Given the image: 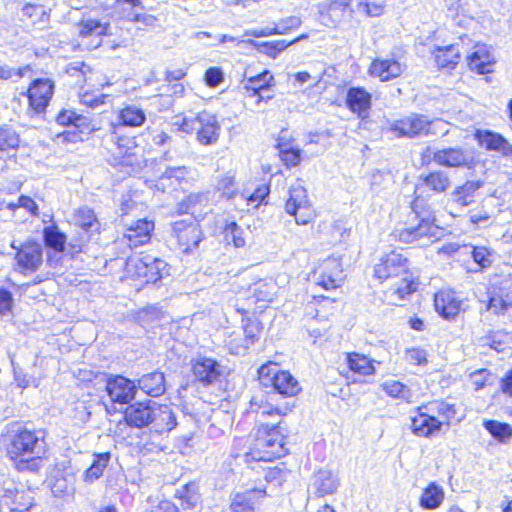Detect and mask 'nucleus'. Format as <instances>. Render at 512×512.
I'll return each instance as SVG.
<instances>
[{
    "label": "nucleus",
    "mask_w": 512,
    "mask_h": 512,
    "mask_svg": "<svg viewBox=\"0 0 512 512\" xmlns=\"http://www.w3.org/2000/svg\"><path fill=\"white\" fill-rule=\"evenodd\" d=\"M279 424V421L261 424L253 431L252 442L248 449L242 454L235 453L234 457H242L243 461L249 464L252 461L270 462L285 456L288 450L285 447L284 436Z\"/></svg>",
    "instance_id": "1"
},
{
    "label": "nucleus",
    "mask_w": 512,
    "mask_h": 512,
    "mask_svg": "<svg viewBox=\"0 0 512 512\" xmlns=\"http://www.w3.org/2000/svg\"><path fill=\"white\" fill-rule=\"evenodd\" d=\"M45 435L42 429H32L20 423H13L7 431V453L11 458L31 455V460L26 461V466L36 470L38 461L47 450Z\"/></svg>",
    "instance_id": "2"
},
{
    "label": "nucleus",
    "mask_w": 512,
    "mask_h": 512,
    "mask_svg": "<svg viewBox=\"0 0 512 512\" xmlns=\"http://www.w3.org/2000/svg\"><path fill=\"white\" fill-rule=\"evenodd\" d=\"M374 275L381 281L400 277V281L390 289L399 300L416 290V283L409 273L408 259L399 251L393 250L383 255L374 266Z\"/></svg>",
    "instance_id": "3"
},
{
    "label": "nucleus",
    "mask_w": 512,
    "mask_h": 512,
    "mask_svg": "<svg viewBox=\"0 0 512 512\" xmlns=\"http://www.w3.org/2000/svg\"><path fill=\"white\" fill-rule=\"evenodd\" d=\"M171 125L177 131L195 134L197 141L205 146L214 145L221 131L216 115L205 110L189 116L176 115Z\"/></svg>",
    "instance_id": "4"
},
{
    "label": "nucleus",
    "mask_w": 512,
    "mask_h": 512,
    "mask_svg": "<svg viewBox=\"0 0 512 512\" xmlns=\"http://www.w3.org/2000/svg\"><path fill=\"white\" fill-rule=\"evenodd\" d=\"M389 130L398 138H416L436 135L441 131L448 133L447 123L442 120H430L426 115L409 113L408 115L390 123Z\"/></svg>",
    "instance_id": "5"
},
{
    "label": "nucleus",
    "mask_w": 512,
    "mask_h": 512,
    "mask_svg": "<svg viewBox=\"0 0 512 512\" xmlns=\"http://www.w3.org/2000/svg\"><path fill=\"white\" fill-rule=\"evenodd\" d=\"M258 374L263 386H272L283 396L292 397L301 391L298 380L289 371L281 370L277 364L262 365Z\"/></svg>",
    "instance_id": "6"
},
{
    "label": "nucleus",
    "mask_w": 512,
    "mask_h": 512,
    "mask_svg": "<svg viewBox=\"0 0 512 512\" xmlns=\"http://www.w3.org/2000/svg\"><path fill=\"white\" fill-rule=\"evenodd\" d=\"M54 82L49 78L34 79L23 96L27 98L26 113L30 118H43L54 94Z\"/></svg>",
    "instance_id": "7"
},
{
    "label": "nucleus",
    "mask_w": 512,
    "mask_h": 512,
    "mask_svg": "<svg viewBox=\"0 0 512 512\" xmlns=\"http://www.w3.org/2000/svg\"><path fill=\"white\" fill-rule=\"evenodd\" d=\"M110 142L114 165L119 166H139L138 146L134 137L125 136L120 129L110 127Z\"/></svg>",
    "instance_id": "8"
},
{
    "label": "nucleus",
    "mask_w": 512,
    "mask_h": 512,
    "mask_svg": "<svg viewBox=\"0 0 512 512\" xmlns=\"http://www.w3.org/2000/svg\"><path fill=\"white\" fill-rule=\"evenodd\" d=\"M285 211L295 217L298 225H306L314 219L315 213L310 206L307 191L300 182L290 187Z\"/></svg>",
    "instance_id": "9"
},
{
    "label": "nucleus",
    "mask_w": 512,
    "mask_h": 512,
    "mask_svg": "<svg viewBox=\"0 0 512 512\" xmlns=\"http://www.w3.org/2000/svg\"><path fill=\"white\" fill-rule=\"evenodd\" d=\"M172 237L176 239L181 252L191 253L202 241V231L194 219H183L173 223Z\"/></svg>",
    "instance_id": "10"
},
{
    "label": "nucleus",
    "mask_w": 512,
    "mask_h": 512,
    "mask_svg": "<svg viewBox=\"0 0 512 512\" xmlns=\"http://www.w3.org/2000/svg\"><path fill=\"white\" fill-rule=\"evenodd\" d=\"M11 247L16 250V271L27 274L37 271L43 262V248L37 242H26L16 247L12 242Z\"/></svg>",
    "instance_id": "11"
},
{
    "label": "nucleus",
    "mask_w": 512,
    "mask_h": 512,
    "mask_svg": "<svg viewBox=\"0 0 512 512\" xmlns=\"http://www.w3.org/2000/svg\"><path fill=\"white\" fill-rule=\"evenodd\" d=\"M437 226H435L429 217H422L417 225H409L404 228L396 229L393 232L395 238L403 243H414L422 240L431 241L436 237Z\"/></svg>",
    "instance_id": "12"
},
{
    "label": "nucleus",
    "mask_w": 512,
    "mask_h": 512,
    "mask_svg": "<svg viewBox=\"0 0 512 512\" xmlns=\"http://www.w3.org/2000/svg\"><path fill=\"white\" fill-rule=\"evenodd\" d=\"M192 372L195 379L203 385H212L224 376V367L210 357H198L192 361Z\"/></svg>",
    "instance_id": "13"
},
{
    "label": "nucleus",
    "mask_w": 512,
    "mask_h": 512,
    "mask_svg": "<svg viewBox=\"0 0 512 512\" xmlns=\"http://www.w3.org/2000/svg\"><path fill=\"white\" fill-rule=\"evenodd\" d=\"M352 0H327L318 4L319 22L328 27L336 28L350 9Z\"/></svg>",
    "instance_id": "14"
},
{
    "label": "nucleus",
    "mask_w": 512,
    "mask_h": 512,
    "mask_svg": "<svg viewBox=\"0 0 512 512\" xmlns=\"http://www.w3.org/2000/svg\"><path fill=\"white\" fill-rule=\"evenodd\" d=\"M167 273V263L160 258L145 255L135 261V274L146 283H156Z\"/></svg>",
    "instance_id": "15"
},
{
    "label": "nucleus",
    "mask_w": 512,
    "mask_h": 512,
    "mask_svg": "<svg viewBox=\"0 0 512 512\" xmlns=\"http://www.w3.org/2000/svg\"><path fill=\"white\" fill-rule=\"evenodd\" d=\"M137 386L134 381L116 375L108 378L106 383V391L114 403L127 404L131 402L136 394Z\"/></svg>",
    "instance_id": "16"
},
{
    "label": "nucleus",
    "mask_w": 512,
    "mask_h": 512,
    "mask_svg": "<svg viewBox=\"0 0 512 512\" xmlns=\"http://www.w3.org/2000/svg\"><path fill=\"white\" fill-rule=\"evenodd\" d=\"M315 274L318 275L317 283L326 290L340 286L344 279L341 262L335 257L325 259L315 271Z\"/></svg>",
    "instance_id": "17"
},
{
    "label": "nucleus",
    "mask_w": 512,
    "mask_h": 512,
    "mask_svg": "<svg viewBox=\"0 0 512 512\" xmlns=\"http://www.w3.org/2000/svg\"><path fill=\"white\" fill-rule=\"evenodd\" d=\"M154 230V222L147 219H139L130 224L121 238V242L130 249L147 244Z\"/></svg>",
    "instance_id": "18"
},
{
    "label": "nucleus",
    "mask_w": 512,
    "mask_h": 512,
    "mask_svg": "<svg viewBox=\"0 0 512 512\" xmlns=\"http://www.w3.org/2000/svg\"><path fill=\"white\" fill-rule=\"evenodd\" d=\"M340 485L337 475L330 470L321 469L313 474L308 487L309 496L317 498L334 494Z\"/></svg>",
    "instance_id": "19"
},
{
    "label": "nucleus",
    "mask_w": 512,
    "mask_h": 512,
    "mask_svg": "<svg viewBox=\"0 0 512 512\" xmlns=\"http://www.w3.org/2000/svg\"><path fill=\"white\" fill-rule=\"evenodd\" d=\"M443 421L425 410V405L418 408V414L411 418V430L418 437H432L439 432Z\"/></svg>",
    "instance_id": "20"
},
{
    "label": "nucleus",
    "mask_w": 512,
    "mask_h": 512,
    "mask_svg": "<svg viewBox=\"0 0 512 512\" xmlns=\"http://www.w3.org/2000/svg\"><path fill=\"white\" fill-rule=\"evenodd\" d=\"M176 425V416L173 409L168 405H158L153 402L149 422L150 431L157 434H164L173 430Z\"/></svg>",
    "instance_id": "21"
},
{
    "label": "nucleus",
    "mask_w": 512,
    "mask_h": 512,
    "mask_svg": "<svg viewBox=\"0 0 512 512\" xmlns=\"http://www.w3.org/2000/svg\"><path fill=\"white\" fill-rule=\"evenodd\" d=\"M145 122V111L136 104H127L118 111L115 121L111 122L110 127L122 130L124 127H141Z\"/></svg>",
    "instance_id": "22"
},
{
    "label": "nucleus",
    "mask_w": 512,
    "mask_h": 512,
    "mask_svg": "<svg viewBox=\"0 0 512 512\" xmlns=\"http://www.w3.org/2000/svg\"><path fill=\"white\" fill-rule=\"evenodd\" d=\"M274 77L270 71L265 70L260 74L249 77L242 82V89L245 90L248 97H255V104L258 105L264 99H271L272 96H264L263 92L269 90L272 86Z\"/></svg>",
    "instance_id": "23"
},
{
    "label": "nucleus",
    "mask_w": 512,
    "mask_h": 512,
    "mask_svg": "<svg viewBox=\"0 0 512 512\" xmlns=\"http://www.w3.org/2000/svg\"><path fill=\"white\" fill-rule=\"evenodd\" d=\"M371 104L372 95L363 87H350L347 90L346 105L359 118L365 119L368 117Z\"/></svg>",
    "instance_id": "24"
},
{
    "label": "nucleus",
    "mask_w": 512,
    "mask_h": 512,
    "mask_svg": "<svg viewBox=\"0 0 512 512\" xmlns=\"http://www.w3.org/2000/svg\"><path fill=\"white\" fill-rule=\"evenodd\" d=\"M270 495L266 488L255 487L244 492H237L230 505L232 512H255L256 502L265 496Z\"/></svg>",
    "instance_id": "25"
},
{
    "label": "nucleus",
    "mask_w": 512,
    "mask_h": 512,
    "mask_svg": "<svg viewBox=\"0 0 512 512\" xmlns=\"http://www.w3.org/2000/svg\"><path fill=\"white\" fill-rule=\"evenodd\" d=\"M475 137L479 145L488 151H496L503 156L512 155V144L499 133L489 130H478Z\"/></svg>",
    "instance_id": "26"
},
{
    "label": "nucleus",
    "mask_w": 512,
    "mask_h": 512,
    "mask_svg": "<svg viewBox=\"0 0 512 512\" xmlns=\"http://www.w3.org/2000/svg\"><path fill=\"white\" fill-rule=\"evenodd\" d=\"M435 310L445 319L455 317L461 310V300L452 290H441L434 297Z\"/></svg>",
    "instance_id": "27"
},
{
    "label": "nucleus",
    "mask_w": 512,
    "mask_h": 512,
    "mask_svg": "<svg viewBox=\"0 0 512 512\" xmlns=\"http://www.w3.org/2000/svg\"><path fill=\"white\" fill-rule=\"evenodd\" d=\"M153 403H135L129 405L124 412L126 424L134 428L149 427Z\"/></svg>",
    "instance_id": "28"
},
{
    "label": "nucleus",
    "mask_w": 512,
    "mask_h": 512,
    "mask_svg": "<svg viewBox=\"0 0 512 512\" xmlns=\"http://www.w3.org/2000/svg\"><path fill=\"white\" fill-rule=\"evenodd\" d=\"M76 28L78 35L82 39L91 38V45L96 48L101 44V37L107 33L108 24L94 18H83Z\"/></svg>",
    "instance_id": "29"
},
{
    "label": "nucleus",
    "mask_w": 512,
    "mask_h": 512,
    "mask_svg": "<svg viewBox=\"0 0 512 512\" xmlns=\"http://www.w3.org/2000/svg\"><path fill=\"white\" fill-rule=\"evenodd\" d=\"M372 76L381 81H389L400 76L403 72L402 65L395 59H375L369 68Z\"/></svg>",
    "instance_id": "30"
},
{
    "label": "nucleus",
    "mask_w": 512,
    "mask_h": 512,
    "mask_svg": "<svg viewBox=\"0 0 512 512\" xmlns=\"http://www.w3.org/2000/svg\"><path fill=\"white\" fill-rule=\"evenodd\" d=\"M433 160L442 166L460 167L469 165L471 157L461 148H448L436 151Z\"/></svg>",
    "instance_id": "31"
},
{
    "label": "nucleus",
    "mask_w": 512,
    "mask_h": 512,
    "mask_svg": "<svg viewBox=\"0 0 512 512\" xmlns=\"http://www.w3.org/2000/svg\"><path fill=\"white\" fill-rule=\"evenodd\" d=\"M467 63L472 71L479 74H486L491 71L494 64V57L485 45H476L474 51L468 55Z\"/></svg>",
    "instance_id": "32"
},
{
    "label": "nucleus",
    "mask_w": 512,
    "mask_h": 512,
    "mask_svg": "<svg viewBox=\"0 0 512 512\" xmlns=\"http://www.w3.org/2000/svg\"><path fill=\"white\" fill-rule=\"evenodd\" d=\"M482 187L481 181H466L451 193L453 206L463 209L474 202L476 192Z\"/></svg>",
    "instance_id": "33"
},
{
    "label": "nucleus",
    "mask_w": 512,
    "mask_h": 512,
    "mask_svg": "<svg viewBox=\"0 0 512 512\" xmlns=\"http://www.w3.org/2000/svg\"><path fill=\"white\" fill-rule=\"evenodd\" d=\"M137 388L149 396L158 397L165 392V377L161 372H151L138 379Z\"/></svg>",
    "instance_id": "34"
},
{
    "label": "nucleus",
    "mask_w": 512,
    "mask_h": 512,
    "mask_svg": "<svg viewBox=\"0 0 512 512\" xmlns=\"http://www.w3.org/2000/svg\"><path fill=\"white\" fill-rule=\"evenodd\" d=\"M72 222L88 233L98 232L100 228L99 221L94 211L89 207H80L72 214Z\"/></svg>",
    "instance_id": "35"
},
{
    "label": "nucleus",
    "mask_w": 512,
    "mask_h": 512,
    "mask_svg": "<svg viewBox=\"0 0 512 512\" xmlns=\"http://www.w3.org/2000/svg\"><path fill=\"white\" fill-rule=\"evenodd\" d=\"M444 500V490L435 482H431L422 492L419 505L426 510L438 508Z\"/></svg>",
    "instance_id": "36"
},
{
    "label": "nucleus",
    "mask_w": 512,
    "mask_h": 512,
    "mask_svg": "<svg viewBox=\"0 0 512 512\" xmlns=\"http://www.w3.org/2000/svg\"><path fill=\"white\" fill-rule=\"evenodd\" d=\"M421 179L422 185L417 186L415 192L420 190L422 186H425L434 193H443L451 184L449 176L446 172L443 171L431 172L425 176H422Z\"/></svg>",
    "instance_id": "37"
},
{
    "label": "nucleus",
    "mask_w": 512,
    "mask_h": 512,
    "mask_svg": "<svg viewBox=\"0 0 512 512\" xmlns=\"http://www.w3.org/2000/svg\"><path fill=\"white\" fill-rule=\"evenodd\" d=\"M93 457L92 464L83 473V480L87 483H92L103 475L111 459V454L109 452L95 453Z\"/></svg>",
    "instance_id": "38"
},
{
    "label": "nucleus",
    "mask_w": 512,
    "mask_h": 512,
    "mask_svg": "<svg viewBox=\"0 0 512 512\" xmlns=\"http://www.w3.org/2000/svg\"><path fill=\"white\" fill-rule=\"evenodd\" d=\"M247 43L253 46L259 53L272 59H276L281 52L290 46V43L286 40L258 42L249 39Z\"/></svg>",
    "instance_id": "39"
},
{
    "label": "nucleus",
    "mask_w": 512,
    "mask_h": 512,
    "mask_svg": "<svg viewBox=\"0 0 512 512\" xmlns=\"http://www.w3.org/2000/svg\"><path fill=\"white\" fill-rule=\"evenodd\" d=\"M460 59V51L458 46L449 45L437 48L435 53V61L441 68H454Z\"/></svg>",
    "instance_id": "40"
},
{
    "label": "nucleus",
    "mask_w": 512,
    "mask_h": 512,
    "mask_svg": "<svg viewBox=\"0 0 512 512\" xmlns=\"http://www.w3.org/2000/svg\"><path fill=\"white\" fill-rule=\"evenodd\" d=\"M285 131L281 132V136L278 139L277 149L279 150V155L284 164L288 167H295L301 161V150L292 148L289 146L287 142H285Z\"/></svg>",
    "instance_id": "41"
},
{
    "label": "nucleus",
    "mask_w": 512,
    "mask_h": 512,
    "mask_svg": "<svg viewBox=\"0 0 512 512\" xmlns=\"http://www.w3.org/2000/svg\"><path fill=\"white\" fill-rule=\"evenodd\" d=\"M347 363L350 370L360 375H372L375 372L372 361L359 353L348 354Z\"/></svg>",
    "instance_id": "42"
},
{
    "label": "nucleus",
    "mask_w": 512,
    "mask_h": 512,
    "mask_svg": "<svg viewBox=\"0 0 512 512\" xmlns=\"http://www.w3.org/2000/svg\"><path fill=\"white\" fill-rule=\"evenodd\" d=\"M43 238L46 246L58 252L64 251L66 235L55 224L44 228Z\"/></svg>",
    "instance_id": "43"
},
{
    "label": "nucleus",
    "mask_w": 512,
    "mask_h": 512,
    "mask_svg": "<svg viewBox=\"0 0 512 512\" xmlns=\"http://www.w3.org/2000/svg\"><path fill=\"white\" fill-rule=\"evenodd\" d=\"M210 192H198L191 193L186 197L184 205L185 212L190 213L191 215L201 214L202 208H205L211 202Z\"/></svg>",
    "instance_id": "44"
},
{
    "label": "nucleus",
    "mask_w": 512,
    "mask_h": 512,
    "mask_svg": "<svg viewBox=\"0 0 512 512\" xmlns=\"http://www.w3.org/2000/svg\"><path fill=\"white\" fill-rule=\"evenodd\" d=\"M383 391L393 398H398L410 403L413 398V393L403 383L396 380H387L381 385Z\"/></svg>",
    "instance_id": "45"
},
{
    "label": "nucleus",
    "mask_w": 512,
    "mask_h": 512,
    "mask_svg": "<svg viewBox=\"0 0 512 512\" xmlns=\"http://www.w3.org/2000/svg\"><path fill=\"white\" fill-rule=\"evenodd\" d=\"M484 428L499 442L506 443L512 437V426L496 420H486Z\"/></svg>",
    "instance_id": "46"
},
{
    "label": "nucleus",
    "mask_w": 512,
    "mask_h": 512,
    "mask_svg": "<svg viewBox=\"0 0 512 512\" xmlns=\"http://www.w3.org/2000/svg\"><path fill=\"white\" fill-rule=\"evenodd\" d=\"M425 410L443 419V423L449 424L455 418L456 408L454 404L445 401H434L425 405Z\"/></svg>",
    "instance_id": "47"
},
{
    "label": "nucleus",
    "mask_w": 512,
    "mask_h": 512,
    "mask_svg": "<svg viewBox=\"0 0 512 512\" xmlns=\"http://www.w3.org/2000/svg\"><path fill=\"white\" fill-rule=\"evenodd\" d=\"M243 333H244V339L243 344L241 346L231 347L232 353L234 354H240L242 351H245L249 348L250 345L254 344L255 341L258 339L259 334V327L256 322H253L251 320H247L243 324Z\"/></svg>",
    "instance_id": "48"
},
{
    "label": "nucleus",
    "mask_w": 512,
    "mask_h": 512,
    "mask_svg": "<svg viewBox=\"0 0 512 512\" xmlns=\"http://www.w3.org/2000/svg\"><path fill=\"white\" fill-rule=\"evenodd\" d=\"M224 240L227 244H233L236 248H242L246 244L244 230L236 223H228L223 231Z\"/></svg>",
    "instance_id": "49"
},
{
    "label": "nucleus",
    "mask_w": 512,
    "mask_h": 512,
    "mask_svg": "<svg viewBox=\"0 0 512 512\" xmlns=\"http://www.w3.org/2000/svg\"><path fill=\"white\" fill-rule=\"evenodd\" d=\"M176 496L182 501V505L186 508H193L196 506L199 500L198 486L196 483H188L176 492Z\"/></svg>",
    "instance_id": "50"
},
{
    "label": "nucleus",
    "mask_w": 512,
    "mask_h": 512,
    "mask_svg": "<svg viewBox=\"0 0 512 512\" xmlns=\"http://www.w3.org/2000/svg\"><path fill=\"white\" fill-rule=\"evenodd\" d=\"M20 138L11 127H0V151L8 152L19 147Z\"/></svg>",
    "instance_id": "51"
},
{
    "label": "nucleus",
    "mask_w": 512,
    "mask_h": 512,
    "mask_svg": "<svg viewBox=\"0 0 512 512\" xmlns=\"http://www.w3.org/2000/svg\"><path fill=\"white\" fill-rule=\"evenodd\" d=\"M251 407L256 412L257 416L259 417V421L263 419L266 416L275 417L277 419H280L281 417V410L278 407H274L270 403H263L262 400H260V403H258V400L256 397H254L251 400Z\"/></svg>",
    "instance_id": "52"
},
{
    "label": "nucleus",
    "mask_w": 512,
    "mask_h": 512,
    "mask_svg": "<svg viewBox=\"0 0 512 512\" xmlns=\"http://www.w3.org/2000/svg\"><path fill=\"white\" fill-rule=\"evenodd\" d=\"M216 192L220 193V197L232 198L237 192L234 176L226 174L220 177L216 184Z\"/></svg>",
    "instance_id": "53"
},
{
    "label": "nucleus",
    "mask_w": 512,
    "mask_h": 512,
    "mask_svg": "<svg viewBox=\"0 0 512 512\" xmlns=\"http://www.w3.org/2000/svg\"><path fill=\"white\" fill-rule=\"evenodd\" d=\"M275 284L260 281L255 284L253 293L257 301L271 302L275 296Z\"/></svg>",
    "instance_id": "54"
},
{
    "label": "nucleus",
    "mask_w": 512,
    "mask_h": 512,
    "mask_svg": "<svg viewBox=\"0 0 512 512\" xmlns=\"http://www.w3.org/2000/svg\"><path fill=\"white\" fill-rule=\"evenodd\" d=\"M86 118L82 115L77 114L73 110L63 109L56 116V122L62 126L73 125L75 127L81 126L85 122Z\"/></svg>",
    "instance_id": "55"
},
{
    "label": "nucleus",
    "mask_w": 512,
    "mask_h": 512,
    "mask_svg": "<svg viewBox=\"0 0 512 512\" xmlns=\"http://www.w3.org/2000/svg\"><path fill=\"white\" fill-rule=\"evenodd\" d=\"M10 512H28L32 506V498L23 490L10 500V505H6Z\"/></svg>",
    "instance_id": "56"
},
{
    "label": "nucleus",
    "mask_w": 512,
    "mask_h": 512,
    "mask_svg": "<svg viewBox=\"0 0 512 512\" xmlns=\"http://www.w3.org/2000/svg\"><path fill=\"white\" fill-rule=\"evenodd\" d=\"M74 476L67 475L65 478H57L54 484L51 487L52 493L56 497L64 496L66 494H70L74 491Z\"/></svg>",
    "instance_id": "57"
},
{
    "label": "nucleus",
    "mask_w": 512,
    "mask_h": 512,
    "mask_svg": "<svg viewBox=\"0 0 512 512\" xmlns=\"http://www.w3.org/2000/svg\"><path fill=\"white\" fill-rule=\"evenodd\" d=\"M302 24V20L298 16H289L282 18L276 23L279 31V35L288 34L291 30L299 28Z\"/></svg>",
    "instance_id": "58"
},
{
    "label": "nucleus",
    "mask_w": 512,
    "mask_h": 512,
    "mask_svg": "<svg viewBox=\"0 0 512 512\" xmlns=\"http://www.w3.org/2000/svg\"><path fill=\"white\" fill-rule=\"evenodd\" d=\"M469 249L473 260L481 268H486L491 265L490 253L485 247H470Z\"/></svg>",
    "instance_id": "59"
},
{
    "label": "nucleus",
    "mask_w": 512,
    "mask_h": 512,
    "mask_svg": "<svg viewBox=\"0 0 512 512\" xmlns=\"http://www.w3.org/2000/svg\"><path fill=\"white\" fill-rule=\"evenodd\" d=\"M265 481L274 487H278L285 481V472L277 466L268 467L265 471Z\"/></svg>",
    "instance_id": "60"
},
{
    "label": "nucleus",
    "mask_w": 512,
    "mask_h": 512,
    "mask_svg": "<svg viewBox=\"0 0 512 512\" xmlns=\"http://www.w3.org/2000/svg\"><path fill=\"white\" fill-rule=\"evenodd\" d=\"M510 306H512V302L501 295H494L489 299L488 308L496 314L505 312Z\"/></svg>",
    "instance_id": "61"
},
{
    "label": "nucleus",
    "mask_w": 512,
    "mask_h": 512,
    "mask_svg": "<svg viewBox=\"0 0 512 512\" xmlns=\"http://www.w3.org/2000/svg\"><path fill=\"white\" fill-rule=\"evenodd\" d=\"M358 8L363 9V11L369 17H378L383 14L384 4L361 0L358 4Z\"/></svg>",
    "instance_id": "62"
},
{
    "label": "nucleus",
    "mask_w": 512,
    "mask_h": 512,
    "mask_svg": "<svg viewBox=\"0 0 512 512\" xmlns=\"http://www.w3.org/2000/svg\"><path fill=\"white\" fill-rule=\"evenodd\" d=\"M490 377L491 373L487 369H479L470 374V381L475 390H480L486 385Z\"/></svg>",
    "instance_id": "63"
},
{
    "label": "nucleus",
    "mask_w": 512,
    "mask_h": 512,
    "mask_svg": "<svg viewBox=\"0 0 512 512\" xmlns=\"http://www.w3.org/2000/svg\"><path fill=\"white\" fill-rule=\"evenodd\" d=\"M205 82L209 87H217L224 79L223 72L218 67H210L205 72Z\"/></svg>",
    "instance_id": "64"
}]
</instances>
